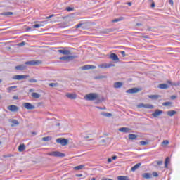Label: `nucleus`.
Segmentation results:
<instances>
[{"label": "nucleus", "mask_w": 180, "mask_h": 180, "mask_svg": "<svg viewBox=\"0 0 180 180\" xmlns=\"http://www.w3.org/2000/svg\"><path fill=\"white\" fill-rule=\"evenodd\" d=\"M99 98V96L96 93H90L84 96L86 101H96Z\"/></svg>", "instance_id": "obj_1"}, {"label": "nucleus", "mask_w": 180, "mask_h": 180, "mask_svg": "<svg viewBox=\"0 0 180 180\" xmlns=\"http://www.w3.org/2000/svg\"><path fill=\"white\" fill-rule=\"evenodd\" d=\"M46 155H49L50 157H65V154L58 152V151H52L46 153Z\"/></svg>", "instance_id": "obj_2"}, {"label": "nucleus", "mask_w": 180, "mask_h": 180, "mask_svg": "<svg viewBox=\"0 0 180 180\" xmlns=\"http://www.w3.org/2000/svg\"><path fill=\"white\" fill-rule=\"evenodd\" d=\"M41 60H31L25 62V65H40L41 64Z\"/></svg>", "instance_id": "obj_3"}, {"label": "nucleus", "mask_w": 180, "mask_h": 180, "mask_svg": "<svg viewBox=\"0 0 180 180\" xmlns=\"http://www.w3.org/2000/svg\"><path fill=\"white\" fill-rule=\"evenodd\" d=\"M56 142L61 144V146H67V144H68V139L59 138L56 139Z\"/></svg>", "instance_id": "obj_4"}, {"label": "nucleus", "mask_w": 180, "mask_h": 180, "mask_svg": "<svg viewBox=\"0 0 180 180\" xmlns=\"http://www.w3.org/2000/svg\"><path fill=\"white\" fill-rule=\"evenodd\" d=\"M137 108H144L145 109H154V105L151 104L141 103L137 105Z\"/></svg>", "instance_id": "obj_5"}, {"label": "nucleus", "mask_w": 180, "mask_h": 180, "mask_svg": "<svg viewBox=\"0 0 180 180\" xmlns=\"http://www.w3.org/2000/svg\"><path fill=\"white\" fill-rule=\"evenodd\" d=\"M110 67H115V64L112 63H101L98 65L99 68H110Z\"/></svg>", "instance_id": "obj_6"}, {"label": "nucleus", "mask_w": 180, "mask_h": 180, "mask_svg": "<svg viewBox=\"0 0 180 180\" xmlns=\"http://www.w3.org/2000/svg\"><path fill=\"white\" fill-rule=\"evenodd\" d=\"M7 109L10 110V112H18L19 107L15 105H11L7 107Z\"/></svg>", "instance_id": "obj_7"}, {"label": "nucleus", "mask_w": 180, "mask_h": 180, "mask_svg": "<svg viewBox=\"0 0 180 180\" xmlns=\"http://www.w3.org/2000/svg\"><path fill=\"white\" fill-rule=\"evenodd\" d=\"M141 91V89L139 88H132L131 89L127 90V94H137V92H140Z\"/></svg>", "instance_id": "obj_8"}, {"label": "nucleus", "mask_w": 180, "mask_h": 180, "mask_svg": "<svg viewBox=\"0 0 180 180\" xmlns=\"http://www.w3.org/2000/svg\"><path fill=\"white\" fill-rule=\"evenodd\" d=\"M22 105L24 108H25V109H27L28 110H32L34 109V106L30 103H24Z\"/></svg>", "instance_id": "obj_9"}, {"label": "nucleus", "mask_w": 180, "mask_h": 180, "mask_svg": "<svg viewBox=\"0 0 180 180\" xmlns=\"http://www.w3.org/2000/svg\"><path fill=\"white\" fill-rule=\"evenodd\" d=\"M26 78H29V75H15L13 77V79H16L17 81H20V79H25Z\"/></svg>", "instance_id": "obj_10"}, {"label": "nucleus", "mask_w": 180, "mask_h": 180, "mask_svg": "<svg viewBox=\"0 0 180 180\" xmlns=\"http://www.w3.org/2000/svg\"><path fill=\"white\" fill-rule=\"evenodd\" d=\"M96 68V66L92 65H86L83 67H82V70H95Z\"/></svg>", "instance_id": "obj_11"}, {"label": "nucleus", "mask_w": 180, "mask_h": 180, "mask_svg": "<svg viewBox=\"0 0 180 180\" xmlns=\"http://www.w3.org/2000/svg\"><path fill=\"white\" fill-rule=\"evenodd\" d=\"M58 51L60 53V54H63V56H70V54H71V51L70 50L60 49Z\"/></svg>", "instance_id": "obj_12"}, {"label": "nucleus", "mask_w": 180, "mask_h": 180, "mask_svg": "<svg viewBox=\"0 0 180 180\" xmlns=\"http://www.w3.org/2000/svg\"><path fill=\"white\" fill-rule=\"evenodd\" d=\"M91 136H94V132L92 131H87L84 133V138L89 139Z\"/></svg>", "instance_id": "obj_13"}, {"label": "nucleus", "mask_w": 180, "mask_h": 180, "mask_svg": "<svg viewBox=\"0 0 180 180\" xmlns=\"http://www.w3.org/2000/svg\"><path fill=\"white\" fill-rule=\"evenodd\" d=\"M15 69L17 70L18 71H23L26 70V65H20L15 66Z\"/></svg>", "instance_id": "obj_14"}, {"label": "nucleus", "mask_w": 180, "mask_h": 180, "mask_svg": "<svg viewBox=\"0 0 180 180\" xmlns=\"http://www.w3.org/2000/svg\"><path fill=\"white\" fill-rule=\"evenodd\" d=\"M110 58L113 61H119V57L115 53H111L110 56Z\"/></svg>", "instance_id": "obj_15"}, {"label": "nucleus", "mask_w": 180, "mask_h": 180, "mask_svg": "<svg viewBox=\"0 0 180 180\" xmlns=\"http://www.w3.org/2000/svg\"><path fill=\"white\" fill-rule=\"evenodd\" d=\"M67 98L69 99H77V94L68 93L66 94Z\"/></svg>", "instance_id": "obj_16"}, {"label": "nucleus", "mask_w": 180, "mask_h": 180, "mask_svg": "<svg viewBox=\"0 0 180 180\" xmlns=\"http://www.w3.org/2000/svg\"><path fill=\"white\" fill-rule=\"evenodd\" d=\"M118 130L121 133H129V131H130V128L122 127V128H120Z\"/></svg>", "instance_id": "obj_17"}, {"label": "nucleus", "mask_w": 180, "mask_h": 180, "mask_svg": "<svg viewBox=\"0 0 180 180\" xmlns=\"http://www.w3.org/2000/svg\"><path fill=\"white\" fill-rule=\"evenodd\" d=\"M161 113H162V111L159 110H156L154 113H153V117H158V116H160V115H161Z\"/></svg>", "instance_id": "obj_18"}, {"label": "nucleus", "mask_w": 180, "mask_h": 180, "mask_svg": "<svg viewBox=\"0 0 180 180\" xmlns=\"http://www.w3.org/2000/svg\"><path fill=\"white\" fill-rule=\"evenodd\" d=\"M123 86V83L120 82H117L114 83V88L117 89V88H122Z\"/></svg>", "instance_id": "obj_19"}, {"label": "nucleus", "mask_w": 180, "mask_h": 180, "mask_svg": "<svg viewBox=\"0 0 180 180\" xmlns=\"http://www.w3.org/2000/svg\"><path fill=\"white\" fill-rule=\"evenodd\" d=\"M141 166V163H138L131 167V171L134 172V171H136L138 168H140Z\"/></svg>", "instance_id": "obj_20"}, {"label": "nucleus", "mask_w": 180, "mask_h": 180, "mask_svg": "<svg viewBox=\"0 0 180 180\" xmlns=\"http://www.w3.org/2000/svg\"><path fill=\"white\" fill-rule=\"evenodd\" d=\"M26 150V146H25V144H20L18 147V151L20 153H22V151H25Z\"/></svg>", "instance_id": "obj_21"}, {"label": "nucleus", "mask_w": 180, "mask_h": 180, "mask_svg": "<svg viewBox=\"0 0 180 180\" xmlns=\"http://www.w3.org/2000/svg\"><path fill=\"white\" fill-rule=\"evenodd\" d=\"M117 180H130V178L127 176H118Z\"/></svg>", "instance_id": "obj_22"}, {"label": "nucleus", "mask_w": 180, "mask_h": 180, "mask_svg": "<svg viewBox=\"0 0 180 180\" xmlns=\"http://www.w3.org/2000/svg\"><path fill=\"white\" fill-rule=\"evenodd\" d=\"M158 88H160V89H168V84H159Z\"/></svg>", "instance_id": "obj_23"}, {"label": "nucleus", "mask_w": 180, "mask_h": 180, "mask_svg": "<svg viewBox=\"0 0 180 180\" xmlns=\"http://www.w3.org/2000/svg\"><path fill=\"white\" fill-rule=\"evenodd\" d=\"M142 177L145 179H150V178H151V174L144 173L143 174H142Z\"/></svg>", "instance_id": "obj_24"}, {"label": "nucleus", "mask_w": 180, "mask_h": 180, "mask_svg": "<svg viewBox=\"0 0 180 180\" xmlns=\"http://www.w3.org/2000/svg\"><path fill=\"white\" fill-rule=\"evenodd\" d=\"M148 98L150 99L156 100V99H158V98H161V96L160 95H150V96H148Z\"/></svg>", "instance_id": "obj_25"}, {"label": "nucleus", "mask_w": 180, "mask_h": 180, "mask_svg": "<svg viewBox=\"0 0 180 180\" xmlns=\"http://www.w3.org/2000/svg\"><path fill=\"white\" fill-rule=\"evenodd\" d=\"M82 168H85L84 165H80L79 166H76L74 167V169H75L76 171H79V169H82Z\"/></svg>", "instance_id": "obj_26"}, {"label": "nucleus", "mask_w": 180, "mask_h": 180, "mask_svg": "<svg viewBox=\"0 0 180 180\" xmlns=\"http://www.w3.org/2000/svg\"><path fill=\"white\" fill-rule=\"evenodd\" d=\"M102 116H105V117H111L112 113L110 112H101Z\"/></svg>", "instance_id": "obj_27"}, {"label": "nucleus", "mask_w": 180, "mask_h": 180, "mask_svg": "<svg viewBox=\"0 0 180 180\" xmlns=\"http://www.w3.org/2000/svg\"><path fill=\"white\" fill-rule=\"evenodd\" d=\"M123 19H124L123 17H120L119 18H116V19L112 20V23H116L117 22H122V20H123Z\"/></svg>", "instance_id": "obj_28"}, {"label": "nucleus", "mask_w": 180, "mask_h": 180, "mask_svg": "<svg viewBox=\"0 0 180 180\" xmlns=\"http://www.w3.org/2000/svg\"><path fill=\"white\" fill-rule=\"evenodd\" d=\"M32 96L34 99H39V98H40V94H39V93H32Z\"/></svg>", "instance_id": "obj_29"}, {"label": "nucleus", "mask_w": 180, "mask_h": 180, "mask_svg": "<svg viewBox=\"0 0 180 180\" xmlns=\"http://www.w3.org/2000/svg\"><path fill=\"white\" fill-rule=\"evenodd\" d=\"M168 116H174V115H176V111L175 110H169L167 111Z\"/></svg>", "instance_id": "obj_30"}, {"label": "nucleus", "mask_w": 180, "mask_h": 180, "mask_svg": "<svg viewBox=\"0 0 180 180\" xmlns=\"http://www.w3.org/2000/svg\"><path fill=\"white\" fill-rule=\"evenodd\" d=\"M129 140H136L137 139V135L136 134H129Z\"/></svg>", "instance_id": "obj_31"}, {"label": "nucleus", "mask_w": 180, "mask_h": 180, "mask_svg": "<svg viewBox=\"0 0 180 180\" xmlns=\"http://www.w3.org/2000/svg\"><path fill=\"white\" fill-rule=\"evenodd\" d=\"M169 162V158L167 157L165 161V168H168Z\"/></svg>", "instance_id": "obj_32"}, {"label": "nucleus", "mask_w": 180, "mask_h": 180, "mask_svg": "<svg viewBox=\"0 0 180 180\" xmlns=\"http://www.w3.org/2000/svg\"><path fill=\"white\" fill-rule=\"evenodd\" d=\"M71 58V56H63L59 58V60H63V61H67V60H70Z\"/></svg>", "instance_id": "obj_33"}, {"label": "nucleus", "mask_w": 180, "mask_h": 180, "mask_svg": "<svg viewBox=\"0 0 180 180\" xmlns=\"http://www.w3.org/2000/svg\"><path fill=\"white\" fill-rule=\"evenodd\" d=\"M168 144H169V141H168V140H164L162 142V147H165V146H168Z\"/></svg>", "instance_id": "obj_34"}, {"label": "nucleus", "mask_w": 180, "mask_h": 180, "mask_svg": "<svg viewBox=\"0 0 180 180\" xmlns=\"http://www.w3.org/2000/svg\"><path fill=\"white\" fill-rule=\"evenodd\" d=\"M162 105L163 106H172V102H169V101L165 102L162 103Z\"/></svg>", "instance_id": "obj_35"}, {"label": "nucleus", "mask_w": 180, "mask_h": 180, "mask_svg": "<svg viewBox=\"0 0 180 180\" xmlns=\"http://www.w3.org/2000/svg\"><path fill=\"white\" fill-rule=\"evenodd\" d=\"M16 88H18V86H10V87L7 88V91L11 92V91H13V89H16Z\"/></svg>", "instance_id": "obj_36"}, {"label": "nucleus", "mask_w": 180, "mask_h": 180, "mask_svg": "<svg viewBox=\"0 0 180 180\" xmlns=\"http://www.w3.org/2000/svg\"><path fill=\"white\" fill-rule=\"evenodd\" d=\"M43 26V25L41 24H36L32 26V27L34 29H39V27H41Z\"/></svg>", "instance_id": "obj_37"}, {"label": "nucleus", "mask_w": 180, "mask_h": 180, "mask_svg": "<svg viewBox=\"0 0 180 180\" xmlns=\"http://www.w3.org/2000/svg\"><path fill=\"white\" fill-rule=\"evenodd\" d=\"M42 140H43V141H49L51 140V137H50V136L44 137V138H42Z\"/></svg>", "instance_id": "obj_38"}, {"label": "nucleus", "mask_w": 180, "mask_h": 180, "mask_svg": "<svg viewBox=\"0 0 180 180\" xmlns=\"http://www.w3.org/2000/svg\"><path fill=\"white\" fill-rule=\"evenodd\" d=\"M140 144H141V146H147V144H148V142L145 141H141Z\"/></svg>", "instance_id": "obj_39"}, {"label": "nucleus", "mask_w": 180, "mask_h": 180, "mask_svg": "<svg viewBox=\"0 0 180 180\" xmlns=\"http://www.w3.org/2000/svg\"><path fill=\"white\" fill-rule=\"evenodd\" d=\"M49 85L53 88L54 86H58V84H57V83H49Z\"/></svg>", "instance_id": "obj_40"}, {"label": "nucleus", "mask_w": 180, "mask_h": 180, "mask_svg": "<svg viewBox=\"0 0 180 180\" xmlns=\"http://www.w3.org/2000/svg\"><path fill=\"white\" fill-rule=\"evenodd\" d=\"M29 82H30L31 84H34V83L37 82V80L35 79H29Z\"/></svg>", "instance_id": "obj_41"}, {"label": "nucleus", "mask_w": 180, "mask_h": 180, "mask_svg": "<svg viewBox=\"0 0 180 180\" xmlns=\"http://www.w3.org/2000/svg\"><path fill=\"white\" fill-rule=\"evenodd\" d=\"M66 11H68V12H71V11H74V8H72V7H67L66 8Z\"/></svg>", "instance_id": "obj_42"}, {"label": "nucleus", "mask_w": 180, "mask_h": 180, "mask_svg": "<svg viewBox=\"0 0 180 180\" xmlns=\"http://www.w3.org/2000/svg\"><path fill=\"white\" fill-rule=\"evenodd\" d=\"M167 84H169V85H174V86H176V85H179V83L176 84H172V82L169 80L167 81Z\"/></svg>", "instance_id": "obj_43"}, {"label": "nucleus", "mask_w": 180, "mask_h": 180, "mask_svg": "<svg viewBox=\"0 0 180 180\" xmlns=\"http://www.w3.org/2000/svg\"><path fill=\"white\" fill-rule=\"evenodd\" d=\"M26 30L27 32H33V30L32 29V27H27Z\"/></svg>", "instance_id": "obj_44"}, {"label": "nucleus", "mask_w": 180, "mask_h": 180, "mask_svg": "<svg viewBox=\"0 0 180 180\" xmlns=\"http://www.w3.org/2000/svg\"><path fill=\"white\" fill-rule=\"evenodd\" d=\"M120 53L122 54V57H126V52L124 51H121Z\"/></svg>", "instance_id": "obj_45"}, {"label": "nucleus", "mask_w": 180, "mask_h": 180, "mask_svg": "<svg viewBox=\"0 0 180 180\" xmlns=\"http://www.w3.org/2000/svg\"><path fill=\"white\" fill-rule=\"evenodd\" d=\"M177 96L175 95L171 96L170 98L172 99V101H174L175 99H176Z\"/></svg>", "instance_id": "obj_46"}, {"label": "nucleus", "mask_w": 180, "mask_h": 180, "mask_svg": "<svg viewBox=\"0 0 180 180\" xmlns=\"http://www.w3.org/2000/svg\"><path fill=\"white\" fill-rule=\"evenodd\" d=\"M11 157H13V155L9 154V155H4V158H11Z\"/></svg>", "instance_id": "obj_47"}, {"label": "nucleus", "mask_w": 180, "mask_h": 180, "mask_svg": "<svg viewBox=\"0 0 180 180\" xmlns=\"http://www.w3.org/2000/svg\"><path fill=\"white\" fill-rule=\"evenodd\" d=\"M152 175H153V176H155V177H157V176H158V173H157L156 172H153V174H152Z\"/></svg>", "instance_id": "obj_48"}, {"label": "nucleus", "mask_w": 180, "mask_h": 180, "mask_svg": "<svg viewBox=\"0 0 180 180\" xmlns=\"http://www.w3.org/2000/svg\"><path fill=\"white\" fill-rule=\"evenodd\" d=\"M5 15H6L7 16H9L11 15H13V13H12V12H7V13H5Z\"/></svg>", "instance_id": "obj_49"}, {"label": "nucleus", "mask_w": 180, "mask_h": 180, "mask_svg": "<svg viewBox=\"0 0 180 180\" xmlns=\"http://www.w3.org/2000/svg\"><path fill=\"white\" fill-rule=\"evenodd\" d=\"M97 109H101V110H106V107H104V108H101V107H96Z\"/></svg>", "instance_id": "obj_50"}, {"label": "nucleus", "mask_w": 180, "mask_h": 180, "mask_svg": "<svg viewBox=\"0 0 180 180\" xmlns=\"http://www.w3.org/2000/svg\"><path fill=\"white\" fill-rule=\"evenodd\" d=\"M158 165H162V161L160 160L157 162Z\"/></svg>", "instance_id": "obj_51"}, {"label": "nucleus", "mask_w": 180, "mask_h": 180, "mask_svg": "<svg viewBox=\"0 0 180 180\" xmlns=\"http://www.w3.org/2000/svg\"><path fill=\"white\" fill-rule=\"evenodd\" d=\"M53 16H54V14H52V15H51L46 17V19H51V18H53Z\"/></svg>", "instance_id": "obj_52"}, {"label": "nucleus", "mask_w": 180, "mask_h": 180, "mask_svg": "<svg viewBox=\"0 0 180 180\" xmlns=\"http://www.w3.org/2000/svg\"><path fill=\"white\" fill-rule=\"evenodd\" d=\"M82 26V24H77L76 25V29H78L79 27H81Z\"/></svg>", "instance_id": "obj_53"}, {"label": "nucleus", "mask_w": 180, "mask_h": 180, "mask_svg": "<svg viewBox=\"0 0 180 180\" xmlns=\"http://www.w3.org/2000/svg\"><path fill=\"white\" fill-rule=\"evenodd\" d=\"M76 176L77 178H81V176H82V174H76Z\"/></svg>", "instance_id": "obj_54"}, {"label": "nucleus", "mask_w": 180, "mask_h": 180, "mask_svg": "<svg viewBox=\"0 0 180 180\" xmlns=\"http://www.w3.org/2000/svg\"><path fill=\"white\" fill-rule=\"evenodd\" d=\"M13 123H14V124H19V122H18V120H15Z\"/></svg>", "instance_id": "obj_55"}, {"label": "nucleus", "mask_w": 180, "mask_h": 180, "mask_svg": "<svg viewBox=\"0 0 180 180\" xmlns=\"http://www.w3.org/2000/svg\"><path fill=\"white\" fill-rule=\"evenodd\" d=\"M169 4L172 5V6H174V1L169 0Z\"/></svg>", "instance_id": "obj_56"}, {"label": "nucleus", "mask_w": 180, "mask_h": 180, "mask_svg": "<svg viewBox=\"0 0 180 180\" xmlns=\"http://www.w3.org/2000/svg\"><path fill=\"white\" fill-rule=\"evenodd\" d=\"M13 99H14V100H18V99H19V97H18V96H14L13 97Z\"/></svg>", "instance_id": "obj_57"}, {"label": "nucleus", "mask_w": 180, "mask_h": 180, "mask_svg": "<svg viewBox=\"0 0 180 180\" xmlns=\"http://www.w3.org/2000/svg\"><path fill=\"white\" fill-rule=\"evenodd\" d=\"M112 160H117V156H116V155L112 156Z\"/></svg>", "instance_id": "obj_58"}, {"label": "nucleus", "mask_w": 180, "mask_h": 180, "mask_svg": "<svg viewBox=\"0 0 180 180\" xmlns=\"http://www.w3.org/2000/svg\"><path fill=\"white\" fill-rule=\"evenodd\" d=\"M108 164H110V162H112V158H108Z\"/></svg>", "instance_id": "obj_59"}, {"label": "nucleus", "mask_w": 180, "mask_h": 180, "mask_svg": "<svg viewBox=\"0 0 180 180\" xmlns=\"http://www.w3.org/2000/svg\"><path fill=\"white\" fill-rule=\"evenodd\" d=\"M18 45L20 46H25V42H21Z\"/></svg>", "instance_id": "obj_60"}, {"label": "nucleus", "mask_w": 180, "mask_h": 180, "mask_svg": "<svg viewBox=\"0 0 180 180\" xmlns=\"http://www.w3.org/2000/svg\"><path fill=\"white\" fill-rule=\"evenodd\" d=\"M101 180H113L112 179H108V178H104V179H102Z\"/></svg>", "instance_id": "obj_61"}, {"label": "nucleus", "mask_w": 180, "mask_h": 180, "mask_svg": "<svg viewBox=\"0 0 180 180\" xmlns=\"http://www.w3.org/2000/svg\"><path fill=\"white\" fill-rule=\"evenodd\" d=\"M151 7H152V8H155V4L152 3V4H151Z\"/></svg>", "instance_id": "obj_62"}, {"label": "nucleus", "mask_w": 180, "mask_h": 180, "mask_svg": "<svg viewBox=\"0 0 180 180\" xmlns=\"http://www.w3.org/2000/svg\"><path fill=\"white\" fill-rule=\"evenodd\" d=\"M33 89H30L29 92H33Z\"/></svg>", "instance_id": "obj_63"}, {"label": "nucleus", "mask_w": 180, "mask_h": 180, "mask_svg": "<svg viewBox=\"0 0 180 180\" xmlns=\"http://www.w3.org/2000/svg\"><path fill=\"white\" fill-rule=\"evenodd\" d=\"M136 26H141V23H136Z\"/></svg>", "instance_id": "obj_64"}]
</instances>
